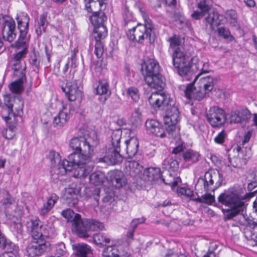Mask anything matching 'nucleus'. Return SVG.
Masks as SVG:
<instances>
[{
  "instance_id": "72a5a7b5",
  "label": "nucleus",
  "mask_w": 257,
  "mask_h": 257,
  "mask_svg": "<svg viewBox=\"0 0 257 257\" xmlns=\"http://www.w3.org/2000/svg\"><path fill=\"white\" fill-rule=\"evenodd\" d=\"M100 191L99 188L93 186L85 188L84 194L87 198L93 199L98 204Z\"/></svg>"
},
{
  "instance_id": "13d9d810",
  "label": "nucleus",
  "mask_w": 257,
  "mask_h": 257,
  "mask_svg": "<svg viewBox=\"0 0 257 257\" xmlns=\"http://www.w3.org/2000/svg\"><path fill=\"white\" fill-rule=\"evenodd\" d=\"M27 48L25 47L18 51L14 57V60L16 62H19L22 58L25 57L27 54Z\"/></svg>"
},
{
  "instance_id": "1a4fd4ad",
  "label": "nucleus",
  "mask_w": 257,
  "mask_h": 257,
  "mask_svg": "<svg viewBox=\"0 0 257 257\" xmlns=\"http://www.w3.org/2000/svg\"><path fill=\"white\" fill-rule=\"evenodd\" d=\"M205 117L207 122L214 128L222 127L226 121L225 111L217 106H213L206 109Z\"/></svg>"
},
{
  "instance_id": "58836bf2",
  "label": "nucleus",
  "mask_w": 257,
  "mask_h": 257,
  "mask_svg": "<svg viewBox=\"0 0 257 257\" xmlns=\"http://www.w3.org/2000/svg\"><path fill=\"white\" fill-rule=\"evenodd\" d=\"M26 80V76L23 74L22 76L10 85V90L14 93H20L23 91V84Z\"/></svg>"
},
{
  "instance_id": "0eeeda50",
  "label": "nucleus",
  "mask_w": 257,
  "mask_h": 257,
  "mask_svg": "<svg viewBox=\"0 0 257 257\" xmlns=\"http://www.w3.org/2000/svg\"><path fill=\"white\" fill-rule=\"evenodd\" d=\"M199 11H195L191 14L192 18L195 20H200L206 15H208L205 18V24L206 26H209L211 30L219 26L222 23L223 16L217 12L213 11L210 12V6L207 0H201L197 4Z\"/></svg>"
},
{
  "instance_id": "ea45409f",
  "label": "nucleus",
  "mask_w": 257,
  "mask_h": 257,
  "mask_svg": "<svg viewBox=\"0 0 257 257\" xmlns=\"http://www.w3.org/2000/svg\"><path fill=\"white\" fill-rule=\"evenodd\" d=\"M103 257H119L120 252L118 246L115 245L108 246L105 247L102 252Z\"/></svg>"
},
{
  "instance_id": "680f3d73",
  "label": "nucleus",
  "mask_w": 257,
  "mask_h": 257,
  "mask_svg": "<svg viewBox=\"0 0 257 257\" xmlns=\"http://www.w3.org/2000/svg\"><path fill=\"white\" fill-rule=\"evenodd\" d=\"M14 100L13 98L11 97L10 96L6 95L4 97L5 104L8 108V112H13V104L12 101Z\"/></svg>"
},
{
  "instance_id": "cd10ccee",
  "label": "nucleus",
  "mask_w": 257,
  "mask_h": 257,
  "mask_svg": "<svg viewBox=\"0 0 257 257\" xmlns=\"http://www.w3.org/2000/svg\"><path fill=\"white\" fill-rule=\"evenodd\" d=\"M76 255L79 257H92L93 252L91 247L85 243H78L73 245Z\"/></svg>"
},
{
  "instance_id": "c9c22d12",
  "label": "nucleus",
  "mask_w": 257,
  "mask_h": 257,
  "mask_svg": "<svg viewBox=\"0 0 257 257\" xmlns=\"http://www.w3.org/2000/svg\"><path fill=\"white\" fill-rule=\"evenodd\" d=\"M89 178L90 182L95 186L101 185L106 180L104 173L100 171L92 173Z\"/></svg>"
},
{
  "instance_id": "bf43d9fd",
  "label": "nucleus",
  "mask_w": 257,
  "mask_h": 257,
  "mask_svg": "<svg viewBox=\"0 0 257 257\" xmlns=\"http://www.w3.org/2000/svg\"><path fill=\"white\" fill-rule=\"evenodd\" d=\"M183 151V148L182 146L179 145L175 147L172 152V155L173 157L177 156V158L181 160V157H182V153Z\"/></svg>"
},
{
  "instance_id": "a18cd8bd",
  "label": "nucleus",
  "mask_w": 257,
  "mask_h": 257,
  "mask_svg": "<svg viewBox=\"0 0 257 257\" xmlns=\"http://www.w3.org/2000/svg\"><path fill=\"white\" fill-rule=\"evenodd\" d=\"M217 32L219 36L231 42L234 40V37L231 35L230 31L227 28L220 27L217 29Z\"/></svg>"
},
{
  "instance_id": "ddd939ff",
  "label": "nucleus",
  "mask_w": 257,
  "mask_h": 257,
  "mask_svg": "<svg viewBox=\"0 0 257 257\" xmlns=\"http://www.w3.org/2000/svg\"><path fill=\"white\" fill-rule=\"evenodd\" d=\"M30 227L34 240L45 239V238L50 236L53 232V229L50 226L40 225L39 221L37 220H31Z\"/></svg>"
},
{
  "instance_id": "f03ea898",
  "label": "nucleus",
  "mask_w": 257,
  "mask_h": 257,
  "mask_svg": "<svg viewBox=\"0 0 257 257\" xmlns=\"http://www.w3.org/2000/svg\"><path fill=\"white\" fill-rule=\"evenodd\" d=\"M137 8L139 10L144 20V24H139L128 30L127 36L130 41L140 44L143 43L145 39H149L150 43L155 41V35L154 26L152 21L149 18L146 9L140 3L136 4Z\"/></svg>"
},
{
  "instance_id": "20e7f679",
  "label": "nucleus",
  "mask_w": 257,
  "mask_h": 257,
  "mask_svg": "<svg viewBox=\"0 0 257 257\" xmlns=\"http://www.w3.org/2000/svg\"><path fill=\"white\" fill-rule=\"evenodd\" d=\"M145 82L151 88L161 90L165 86V79L161 73V67L155 60L149 59L142 64Z\"/></svg>"
},
{
  "instance_id": "de8ad7c7",
  "label": "nucleus",
  "mask_w": 257,
  "mask_h": 257,
  "mask_svg": "<svg viewBox=\"0 0 257 257\" xmlns=\"http://www.w3.org/2000/svg\"><path fill=\"white\" fill-rule=\"evenodd\" d=\"M30 64L31 66L34 67L36 69L34 71H38L40 67V59L39 53L34 52L30 57Z\"/></svg>"
},
{
  "instance_id": "aec40b11",
  "label": "nucleus",
  "mask_w": 257,
  "mask_h": 257,
  "mask_svg": "<svg viewBox=\"0 0 257 257\" xmlns=\"http://www.w3.org/2000/svg\"><path fill=\"white\" fill-rule=\"evenodd\" d=\"M18 118L21 119V116L19 114H16L13 112H8V115L3 117L8 126V128L6 130L5 136L7 139H12L14 136L13 133L16 129L18 121Z\"/></svg>"
},
{
  "instance_id": "79ce46f5",
  "label": "nucleus",
  "mask_w": 257,
  "mask_h": 257,
  "mask_svg": "<svg viewBox=\"0 0 257 257\" xmlns=\"http://www.w3.org/2000/svg\"><path fill=\"white\" fill-rule=\"evenodd\" d=\"M105 0H85V9L88 12H92V7L99 5L100 9H102L104 7H106V4L104 3Z\"/></svg>"
},
{
  "instance_id": "393cba45",
  "label": "nucleus",
  "mask_w": 257,
  "mask_h": 257,
  "mask_svg": "<svg viewBox=\"0 0 257 257\" xmlns=\"http://www.w3.org/2000/svg\"><path fill=\"white\" fill-rule=\"evenodd\" d=\"M94 90L96 94L103 96L99 98V100L103 102H104L111 94L109 84L105 81H99L98 85Z\"/></svg>"
},
{
  "instance_id": "473e14b6",
  "label": "nucleus",
  "mask_w": 257,
  "mask_h": 257,
  "mask_svg": "<svg viewBox=\"0 0 257 257\" xmlns=\"http://www.w3.org/2000/svg\"><path fill=\"white\" fill-rule=\"evenodd\" d=\"M199 87L202 88L206 93H209L214 86V79L210 76L202 77L199 81Z\"/></svg>"
},
{
  "instance_id": "412c9836",
  "label": "nucleus",
  "mask_w": 257,
  "mask_h": 257,
  "mask_svg": "<svg viewBox=\"0 0 257 257\" xmlns=\"http://www.w3.org/2000/svg\"><path fill=\"white\" fill-rule=\"evenodd\" d=\"M74 111V107L71 104L69 105V110H67L66 107L63 106V109L54 118L53 122L54 126L58 127L62 126L70 118L71 113Z\"/></svg>"
},
{
  "instance_id": "7ed1b4c3",
  "label": "nucleus",
  "mask_w": 257,
  "mask_h": 257,
  "mask_svg": "<svg viewBox=\"0 0 257 257\" xmlns=\"http://www.w3.org/2000/svg\"><path fill=\"white\" fill-rule=\"evenodd\" d=\"M94 12L92 9V16L89 17V21L94 26L92 36L95 40L94 53L98 58L102 57L104 49L102 40L104 39L107 34L106 27L104 25V22L106 21L107 17L104 13L101 10Z\"/></svg>"
},
{
  "instance_id": "49530a36",
  "label": "nucleus",
  "mask_w": 257,
  "mask_h": 257,
  "mask_svg": "<svg viewBox=\"0 0 257 257\" xmlns=\"http://www.w3.org/2000/svg\"><path fill=\"white\" fill-rule=\"evenodd\" d=\"M164 123L166 125V128L165 129V132L166 131L168 135L172 137H176V135L178 132V129L176 125L177 123L169 122Z\"/></svg>"
},
{
  "instance_id": "c85d7f7f",
  "label": "nucleus",
  "mask_w": 257,
  "mask_h": 257,
  "mask_svg": "<svg viewBox=\"0 0 257 257\" xmlns=\"http://www.w3.org/2000/svg\"><path fill=\"white\" fill-rule=\"evenodd\" d=\"M183 161L187 166H190L199 161L200 154L198 152L193 150H188L182 153Z\"/></svg>"
},
{
  "instance_id": "0e129e2a",
  "label": "nucleus",
  "mask_w": 257,
  "mask_h": 257,
  "mask_svg": "<svg viewBox=\"0 0 257 257\" xmlns=\"http://www.w3.org/2000/svg\"><path fill=\"white\" fill-rule=\"evenodd\" d=\"M230 121L231 123H240L242 121L238 113L235 110L231 112L230 114Z\"/></svg>"
},
{
  "instance_id": "9b49d317",
  "label": "nucleus",
  "mask_w": 257,
  "mask_h": 257,
  "mask_svg": "<svg viewBox=\"0 0 257 257\" xmlns=\"http://www.w3.org/2000/svg\"><path fill=\"white\" fill-rule=\"evenodd\" d=\"M143 179L146 182L152 184L157 181L163 182L165 184L169 185L172 187L177 185V181L166 182L159 168L150 167L145 169L143 174Z\"/></svg>"
},
{
  "instance_id": "e433bc0d",
  "label": "nucleus",
  "mask_w": 257,
  "mask_h": 257,
  "mask_svg": "<svg viewBox=\"0 0 257 257\" xmlns=\"http://www.w3.org/2000/svg\"><path fill=\"white\" fill-rule=\"evenodd\" d=\"M47 15L48 14L47 12H44L40 16L39 21L36 28V33L38 37L45 32V29L48 24L47 20Z\"/></svg>"
},
{
  "instance_id": "c756f323",
  "label": "nucleus",
  "mask_w": 257,
  "mask_h": 257,
  "mask_svg": "<svg viewBox=\"0 0 257 257\" xmlns=\"http://www.w3.org/2000/svg\"><path fill=\"white\" fill-rule=\"evenodd\" d=\"M178 159L177 156H169L162 163L163 168L168 170L169 172L177 171L179 168Z\"/></svg>"
},
{
  "instance_id": "b1692460",
  "label": "nucleus",
  "mask_w": 257,
  "mask_h": 257,
  "mask_svg": "<svg viewBox=\"0 0 257 257\" xmlns=\"http://www.w3.org/2000/svg\"><path fill=\"white\" fill-rule=\"evenodd\" d=\"M109 179L112 186L115 188H119L125 185L126 179L123 173L120 170H114L109 173Z\"/></svg>"
},
{
  "instance_id": "f704fd0d",
  "label": "nucleus",
  "mask_w": 257,
  "mask_h": 257,
  "mask_svg": "<svg viewBox=\"0 0 257 257\" xmlns=\"http://www.w3.org/2000/svg\"><path fill=\"white\" fill-rule=\"evenodd\" d=\"M0 241V248L6 250L5 253H12L14 251L17 252L18 246L14 243L9 240H8L6 236H2Z\"/></svg>"
},
{
  "instance_id": "423d86ee",
  "label": "nucleus",
  "mask_w": 257,
  "mask_h": 257,
  "mask_svg": "<svg viewBox=\"0 0 257 257\" xmlns=\"http://www.w3.org/2000/svg\"><path fill=\"white\" fill-rule=\"evenodd\" d=\"M75 160L76 161H74V162H70L69 159L63 160L62 168H54V172H56L60 169L61 170L57 173L62 176L65 175L67 171L70 172L73 170V175L75 178H81L87 176L93 169L92 165L87 164L90 161H83L81 159H75Z\"/></svg>"
},
{
  "instance_id": "e2e57ef3",
  "label": "nucleus",
  "mask_w": 257,
  "mask_h": 257,
  "mask_svg": "<svg viewBox=\"0 0 257 257\" xmlns=\"http://www.w3.org/2000/svg\"><path fill=\"white\" fill-rule=\"evenodd\" d=\"M236 150L238 153L242 154L243 156L246 157L247 158H249L251 156V150L249 148L246 149L238 146Z\"/></svg>"
},
{
  "instance_id": "2eb2a0df",
  "label": "nucleus",
  "mask_w": 257,
  "mask_h": 257,
  "mask_svg": "<svg viewBox=\"0 0 257 257\" xmlns=\"http://www.w3.org/2000/svg\"><path fill=\"white\" fill-rule=\"evenodd\" d=\"M77 82L75 80L67 82L65 86L61 87L66 97L70 101H73L77 99L80 100L82 97L83 93L79 89Z\"/></svg>"
},
{
  "instance_id": "a211bd4d",
  "label": "nucleus",
  "mask_w": 257,
  "mask_h": 257,
  "mask_svg": "<svg viewBox=\"0 0 257 257\" xmlns=\"http://www.w3.org/2000/svg\"><path fill=\"white\" fill-rule=\"evenodd\" d=\"M120 148L109 147L106 150L104 157L101 158V162H105L108 165H116L122 161V157L119 153Z\"/></svg>"
},
{
  "instance_id": "37998d69",
  "label": "nucleus",
  "mask_w": 257,
  "mask_h": 257,
  "mask_svg": "<svg viewBox=\"0 0 257 257\" xmlns=\"http://www.w3.org/2000/svg\"><path fill=\"white\" fill-rule=\"evenodd\" d=\"M93 241L96 244L104 245V243H109L110 238L106 234L98 233L93 235Z\"/></svg>"
},
{
  "instance_id": "09e8293b",
  "label": "nucleus",
  "mask_w": 257,
  "mask_h": 257,
  "mask_svg": "<svg viewBox=\"0 0 257 257\" xmlns=\"http://www.w3.org/2000/svg\"><path fill=\"white\" fill-rule=\"evenodd\" d=\"M126 93L130 96L135 102H138L140 99V94L138 89L135 86H131L126 90Z\"/></svg>"
},
{
  "instance_id": "f3484780",
  "label": "nucleus",
  "mask_w": 257,
  "mask_h": 257,
  "mask_svg": "<svg viewBox=\"0 0 257 257\" xmlns=\"http://www.w3.org/2000/svg\"><path fill=\"white\" fill-rule=\"evenodd\" d=\"M170 97L164 92H153L148 97V100L154 109H162L169 102Z\"/></svg>"
},
{
  "instance_id": "4468645a",
  "label": "nucleus",
  "mask_w": 257,
  "mask_h": 257,
  "mask_svg": "<svg viewBox=\"0 0 257 257\" xmlns=\"http://www.w3.org/2000/svg\"><path fill=\"white\" fill-rule=\"evenodd\" d=\"M104 226L102 223L89 219H82L77 233L80 237L87 238L89 236L87 231L102 230Z\"/></svg>"
},
{
  "instance_id": "bb28decb",
  "label": "nucleus",
  "mask_w": 257,
  "mask_h": 257,
  "mask_svg": "<svg viewBox=\"0 0 257 257\" xmlns=\"http://www.w3.org/2000/svg\"><path fill=\"white\" fill-rule=\"evenodd\" d=\"M125 151L128 157L132 158L135 156L138 151L139 143L136 137H132L125 141Z\"/></svg>"
},
{
  "instance_id": "6e6d98bb",
  "label": "nucleus",
  "mask_w": 257,
  "mask_h": 257,
  "mask_svg": "<svg viewBox=\"0 0 257 257\" xmlns=\"http://www.w3.org/2000/svg\"><path fill=\"white\" fill-rule=\"evenodd\" d=\"M202 197L203 198V203L208 204H212L213 203H214V205H215V200L213 195H211L210 194L208 193L202 195Z\"/></svg>"
},
{
  "instance_id": "dca6fc26",
  "label": "nucleus",
  "mask_w": 257,
  "mask_h": 257,
  "mask_svg": "<svg viewBox=\"0 0 257 257\" xmlns=\"http://www.w3.org/2000/svg\"><path fill=\"white\" fill-rule=\"evenodd\" d=\"M165 111L164 116V123L173 122L177 123L180 120V112L178 105L172 99H170L169 102L162 109Z\"/></svg>"
},
{
  "instance_id": "f257e3e1",
  "label": "nucleus",
  "mask_w": 257,
  "mask_h": 257,
  "mask_svg": "<svg viewBox=\"0 0 257 257\" xmlns=\"http://www.w3.org/2000/svg\"><path fill=\"white\" fill-rule=\"evenodd\" d=\"M169 49L172 50L173 65L177 69V72L181 76H186L187 79L198 71V66L196 64L190 63L192 60V52L185 50L183 39L179 35H174L170 37Z\"/></svg>"
},
{
  "instance_id": "5fc2aeb1",
  "label": "nucleus",
  "mask_w": 257,
  "mask_h": 257,
  "mask_svg": "<svg viewBox=\"0 0 257 257\" xmlns=\"http://www.w3.org/2000/svg\"><path fill=\"white\" fill-rule=\"evenodd\" d=\"M226 136L227 135L225 131L222 130L215 137V142L217 144H222L224 142Z\"/></svg>"
},
{
  "instance_id": "864d4df0",
  "label": "nucleus",
  "mask_w": 257,
  "mask_h": 257,
  "mask_svg": "<svg viewBox=\"0 0 257 257\" xmlns=\"http://www.w3.org/2000/svg\"><path fill=\"white\" fill-rule=\"evenodd\" d=\"M26 38H23L20 37V35L19 36V39L16 42L15 44V47L16 48L18 49H23L25 47L28 49V45L27 44L26 41L25 40Z\"/></svg>"
},
{
  "instance_id": "39448f33",
  "label": "nucleus",
  "mask_w": 257,
  "mask_h": 257,
  "mask_svg": "<svg viewBox=\"0 0 257 257\" xmlns=\"http://www.w3.org/2000/svg\"><path fill=\"white\" fill-rule=\"evenodd\" d=\"M69 146L75 151L68 157L70 162L76 161L75 159H81L83 161H91L93 149L85 136L74 137L70 141Z\"/></svg>"
},
{
  "instance_id": "4d7b16f0",
  "label": "nucleus",
  "mask_w": 257,
  "mask_h": 257,
  "mask_svg": "<svg viewBox=\"0 0 257 257\" xmlns=\"http://www.w3.org/2000/svg\"><path fill=\"white\" fill-rule=\"evenodd\" d=\"M66 252L65 244L63 243H61L56 247L55 255L57 257H61L64 255Z\"/></svg>"
},
{
  "instance_id": "2f4dec72",
  "label": "nucleus",
  "mask_w": 257,
  "mask_h": 257,
  "mask_svg": "<svg viewBox=\"0 0 257 257\" xmlns=\"http://www.w3.org/2000/svg\"><path fill=\"white\" fill-rule=\"evenodd\" d=\"M48 158L50 160L51 162V173H54L56 175H60V174H58L57 172L60 171L61 170L60 169L58 171H57L56 172H54V169L57 168V167L62 168V163L61 164L56 165L57 163L59 164L60 162L61 159L60 155L56 153L54 151H50L48 155Z\"/></svg>"
},
{
  "instance_id": "8fccbe9b",
  "label": "nucleus",
  "mask_w": 257,
  "mask_h": 257,
  "mask_svg": "<svg viewBox=\"0 0 257 257\" xmlns=\"http://www.w3.org/2000/svg\"><path fill=\"white\" fill-rule=\"evenodd\" d=\"M122 15L124 26H126L129 23L133 22V14L130 11L127 6L125 7L123 11Z\"/></svg>"
},
{
  "instance_id": "4be33fe9",
  "label": "nucleus",
  "mask_w": 257,
  "mask_h": 257,
  "mask_svg": "<svg viewBox=\"0 0 257 257\" xmlns=\"http://www.w3.org/2000/svg\"><path fill=\"white\" fill-rule=\"evenodd\" d=\"M16 23L15 21L11 18L5 21L4 27L2 30L3 37H6L8 41L12 42L16 37Z\"/></svg>"
},
{
  "instance_id": "4c0bfd02",
  "label": "nucleus",
  "mask_w": 257,
  "mask_h": 257,
  "mask_svg": "<svg viewBox=\"0 0 257 257\" xmlns=\"http://www.w3.org/2000/svg\"><path fill=\"white\" fill-rule=\"evenodd\" d=\"M127 167L129 169V173L133 177H137L143 170V166L135 160L128 161Z\"/></svg>"
},
{
  "instance_id": "a19ab883",
  "label": "nucleus",
  "mask_w": 257,
  "mask_h": 257,
  "mask_svg": "<svg viewBox=\"0 0 257 257\" xmlns=\"http://www.w3.org/2000/svg\"><path fill=\"white\" fill-rule=\"evenodd\" d=\"M225 18L232 27H237V14L234 10H228L225 12Z\"/></svg>"
},
{
  "instance_id": "7c9ffc66",
  "label": "nucleus",
  "mask_w": 257,
  "mask_h": 257,
  "mask_svg": "<svg viewBox=\"0 0 257 257\" xmlns=\"http://www.w3.org/2000/svg\"><path fill=\"white\" fill-rule=\"evenodd\" d=\"M59 199V197L55 193L51 194L46 203H44L39 210L41 215L44 216L47 214L53 208Z\"/></svg>"
},
{
  "instance_id": "5701e85b",
  "label": "nucleus",
  "mask_w": 257,
  "mask_h": 257,
  "mask_svg": "<svg viewBox=\"0 0 257 257\" xmlns=\"http://www.w3.org/2000/svg\"><path fill=\"white\" fill-rule=\"evenodd\" d=\"M61 214L67 219L68 222L70 221L72 222V229H74L77 232L82 221L81 215L79 214L75 213V212L70 209L62 211Z\"/></svg>"
},
{
  "instance_id": "052dcab7",
  "label": "nucleus",
  "mask_w": 257,
  "mask_h": 257,
  "mask_svg": "<svg viewBox=\"0 0 257 257\" xmlns=\"http://www.w3.org/2000/svg\"><path fill=\"white\" fill-rule=\"evenodd\" d=\"M177 192L180 195H185L187 197H191L193 195V192L189 188L180 187L178 189Z\"/></svg>"
},
{
  "instance_id": "6ab92c4d",
  "label": "nucleus",
  "mask_w": 257,
  "mask_h": 257,
  "mask_svg": "<svg viewBox=\"0 0 257 257\" xmlns=\"http://www.w3.org/2000/svg\"><path fill=\"white\" fill-rule=\"evenodd\" d=\"M145 126L147 132L156 137L163 138L166 137L165 128L163 125L155 119H148L146 121Z\"/></svg>"
},
{
  "instance_id": "3c124183",
  "label": "nucleus",
  "mask_w": 257,
  "mask_h": 257,
  "mask_svg": "<svg viewBox=\"0 0 257 257\" xmlns=\"http://www.w3.org/2000/svg\"><path fill=\"white\" fill-rule=\"evenodd\" d=\"M131 121L133 123L139 124L142 122V113L139 108L135 109L134 112L132 114Z\"/></svg>"
},
{
  "instance_id": "9d476101",
  "label": "nucleus",
  "mask_w": 257,
  "mask_h": 257,
  "mask_svg": "<svg viewBox=\"0 0 257 257\" xmlns=\"http://www.w3.org/2000/svg\"><path fill=\"white\" fill-rule=\"evenodd\" d=\"M51 249L50 243L45 239L33 240L28 244L26 248L28 255L31 257L42 255Z\"/></svg>"
},
{
  "instance_id": "69168bd1",
  "label": "nucleus",
  "mask_w": 257,
  "mask_h": 257,
  "mask_svg": "<svg viewBox=\"0 0 257 257\" xmlns=\"http://www.w3.org/2000/svg\"><path fill=\"white\" fill-rule=\"evenodd\" d=\"M145 219L143 217L134 219L130 224V227L136 229L138 226L145 222Z\"/></svg>"
},
{
  "instance_id": "a878e982",
  "label": "nucleus",
  "mask_w": 257,
  "mask_h": 257,
  "mask_svg": "<svg viewBox=\"0 0 257 257\" xmlns=\"http://www.w3.org/2000/svg\"><path fill=\"white\" fill-rule=\"evenodd\" d=\"M18 28L20 31V37L26 38L29 28L30 18L27 14L17 17Z\"/></svg>"
},
{
  "instance_id": "774afa93",
  "label": "nucleus",
  "mask_w": 257,
  "mask_h": 257,
  "mask_svg": "<svg viewBox=\"0 0 257 257\" xmlns=\"http://www.w3.org/2000/svg\"><path fill=\"white\" fill-rule=\"evenodd\" d=\"M66 197L67 199H74L76 197V194L72 189H68L66 193Z\"/></svg>"
},
{
  "instance_id": "6e6552de",
  "label": "nucleus",
  "mask_w": 257,
  "mask_h": 257,
  "mask_svg": "<svg viewBox=\"0 0 257 257\" xmlns=\"http://www.w3.org/2000/svg\"><path fill=\"white\" fill-rule=\"evenodd\" d=\"M223 180V176L219 171L209 169L205 173L203 177L198 179L195 185V189L206 192L214 191L222 185Z\"/></svg>"
},
{
  "instance_id": "338daca9",
  "label": "nucleus",
  "mask_w": 257,
  "mask_h": 257,
  "mask_svg": "<svg viewBox=\"0 0 257 257\" xmlns=\"http://www.w3.org/2000/svg\"><path fill=\"white\" fill-rule=\"evenodd\" d=\"M6 193L7 197L2 200V202L3 205H6V206H9L14 202V200L9 192H7Z\"/></svg>"
},
{
  "instance_id": "c03bdc74",
  "label": "nucleus",
  "mask_w": 257,
  "mask_h": 257,
  "mask_svg": "<svg viewBox=\"0 0 257 257\" xmlns=\"http://www.w3.org/2000/svg\"><path fill=\"white\" fill-rule=\"evenodd\" d=\"M121 131L117 130L113 131L111 135V147L120 148Z\"/></svg>"
},
{
  "instance_id": "f8f14e48",
  "label": "nucleus",
  "mask_w": 257,
  "mask_h": 257,
  "mask_svg": "<svg viewBox=\"0 0 257 257\" xmlns=\"http://www.w3.org/2000/svg\"><path fill=\"white\" fill-rule=\"evenodd\" d=\"M201 70V72H199V73L197 75H195L196 74L195 73L193 74L192 76L190 77L189 79H187V80H189L193 75L195 76L194 81L192 83L187 85L184 91L185 96L188 99H194L196 100L200 101L205 97L206 94H208V93H206L202 88H199V89L197 90L195 87L194 86L195 81L197 79L200 75L201 73H207L208 72V70H204L203 69H202ZM198 72L199 70L198 71L197 73ZM183 77H185V78L187 80L186 76Z\"/></svg>"
},
{
  "instance_id": "603ef678",
  "label": "nucleus",
  "mask_w": 257,
  "mask_h": 257,
  "mask_svg": "<svg viewBox=\"0 0 257 257\" xmlns=\"http://www.w3.org/2000/svg\"><path fill=\"white\" fill-rule=\"evenodd\" d=\"M238 113L240 118L242 120H245L248 118L250 116V113L247 108H242L236 110Z\"/></svg>"
}]
</instances>
